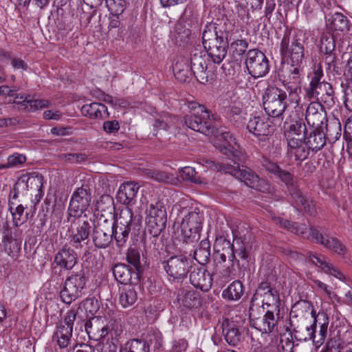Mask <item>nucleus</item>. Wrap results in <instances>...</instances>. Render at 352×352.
Returning a JSON list of instances; mask_svg holds the SVG:
<instances>
[{
  "instance_id": "338daca9",
  "label": "nucleus",
  "mask_w": 352,
  "mask_h": 352,
  "mask_svg": "<svg viewBox=\"0 0 352 352\" xmlns=\"http://www.w3.org/2000/svg\"><path fill=\"white\" fill-rule=\"evenodd\" d=\"M261 164L267 171L273 174L275 177L281 170L276 163L265 157L263 158Z\"/></svg>"
},
{
  "instance_id": "f8f14e48",
  "label": "nucleus",
  "mask_w": 352,
  "mask_h": 352,
  "mask_svg": "<svg viewBox=\"0 0 352 352\" xmlns=\"http://www.w3.org/2000/svg\"><path fill=\"white\" fill-rule=\"evenodd\" d=\"M189 60L193 76L201 84L208 82L212 72L208 70V56L204 52L195 50Z\"/></svg>"
},
{
  "instance_id": "8fccbe9b",
  "label": "nucleus",
  "mask_w": 352,
  "mask_h": 352,
  "mask_svg": "<svg viewBox=\"0 0 352 352\" xmlns=\"http://www.w3.org/2000/svg\"><path fill=\"white\" fill-rule=\"evenodd\" d=\"M129 352H149L148 343L144 340L134 339L128 342L125 346Z\"/></svg>"
},
{
  "instance_id": "c756f323",
  "label": "nucleus",
  "mask_w": 352,
  "mask_h": 352,
  "mask_svg": "<svg viewBox=\"0 0 352 352\" xmlns=\"http://www.w3.org/2000/svg\"><path fill=\"white\" fill-rule=\"evenodd\" d=\"M173 69L175 78L181 82H186L193 76L188 58H177Z\"/></svg>"
},
{
  "instance_id": "5701e85b",
  "label": "nucleus",
  "mask_w": 352,
  "mask_h": 352,
  "mask_svg": "<svg viewBox=\"0 0 352 352\" xmlns=\"http://www.w3.org/2000/svg\"><path fill=\"white\" fill-rule=\"evenodd\" d=\"M309 99H316L327 104L334 103V91L331 85L324 82L306 94Z\"/></svg>"
},
{
  "instance_id": "0e129e2a",
  "label": "nucleus",
  "mask_w": 352,
  "mask_h": 352,
  "mask_svg": "<svg viewBox=\"0 0 352 352\" xmlns=\"http://www.w3.org/2000/svg\"><path fill=\"white\" fill-rule=\"evenodd\" d=\"M173 118L166 114L160 116L155 120L154 127L157 129H166L172 125Z\"/></svg>"
},
{
  "instance_id": "09e8293b",
  "label": "nucleus",
  "mask_w": 352,
  "mask_h": 352,
  "mask_svg": "<svg viewBox=\"0 0 352 352\" xmlns=\"http://www.w3.org/2000/svg\"><path fill=\"white\" fill-rule=\"evenodd\" d=\"M26 109L30 111L47 108L50 105V100L47 99L26 100L23 99Z\"/></svg>"
},
{
  "instance_id": "a211bd4d",
  "label": "nucleus",
  "mask_w": 352,
  "mask_h": 352,
  "mask_svg": "<svg viewBox=\"0 0 352 352\" xmlns=\"http://www.w3.org/2000/svg\"><path fill=\"white\" fill-rule=\"evenodd\" d=\"M113 223L104 220L102 223H98L93 233V241L95 245L99 248H107L112 241Z\"/></svg>"
},
{
  "instance_id": "de8ad7c7",
  "label": "nucleus",
  "mask_w": 352,
  "mask_h": 352,
  "mask_svg": "<svg viewBox=\"0 0 352 352\" xmlns=\"http://www.w3.org/2000/svg\"><path fill=\"white\" fill-rule=\"evenodd\" d=\"M179 175L183 180L190 182L195 184H201V177L197 175L195 169L190 166H186L179 170Z\"/></svg>"
},
{
  "instance_id": "1a4fd4ad",
  "label": "nucleus",
  "mask_w": 352,
  "mask_h": 352,
  "mask_svg": "<svg viewBox=\"0 0 352 352\" xmlns=\"http://www.w3.org/2000/svg\"><path fill=\"white\" fill-rule=\"evenodd\" d=\"M166 211L161 201L152 203L147 208L146 224L148 232L153 236H158L165 228Z\"/></svg>"
},
{
  "instance_id": "473e14b6",
  "label": "nucleus",
  "mask_w": 352,
  "mask_h": 352,
  "mask_svg": "<svg viewBox=\"0 0 352 352\" xmlns=\"http://www.w3.org/2000/svg\"><path fill=\"white\" fill-rule=\"evenodd\" d=\"M138 296L132 285H123L119 289V302L123 308L132 306L137 300Z\"/></svg>"
},
{
  "instance_id": "680f3d73",
  "label": "nucleus",
  "mask_w": 352,
  "mask_h": 352,
  "mask_svg": "<svg viewBox=\"0 0 352 352\" xmlns=\"http://www.w3.org/2000/svg\"><path fill=\"white\" fill-rule=\"evenodd\" d=\"M232 245L230 241L226 239L223 236H219L214 241V252L229 251Z\"/></svg>"
},
{
  "instance_id": "4c0bfd02",
  "label": "nucleus",
  "mask_w": 352,
  "mask_h": 352,
  "mask_svg": "<svg viewBox=\"0 0 352 352\" xmlns=\"http://www.w3.org/2000/svg\"><path fill=\"white\" fill-rule=\"evenodd\" d=\"M210 245L208 241L202 240L194 252V258L201 265H205L210 261Z\"/></svg>"
},
{
  "instance_id": "4d7b16f0",
  "label": "nucleus",
  "mask_w": 352,
  "mask_h": 352,
  "mask_svg": "<svg viewBox=\"0 0 352 352\" xmlns=\"http://www.w3.org/2000/svg\"><path fill=\"white\" fill-rule=\"evenodd\" d=\"M251 188L264 193H272L274 190L273 186L268 181L259 177H258V181Z\"/></svg>"
},
{
  "instance_id": "aec40b11",
  "label": "nucleus",
  "mask_w": 352,
  "mask_h": 352,
  "mask_svg": "<svg viewBox=\"0 0 352 352\" xmlns=\"http://www.w3.org/2000/svg\"><path fill=\"white\" fill-rule=\"evenodd\" d=\"M278 316L275 312L266 311V313L262 318H252L250 315L251 326L261 333H269L274 331Z\"/></svg>"
},
{
  "instance_id": "c03bdc74",
  "label": "nucleus",
  "mask_w": 352,
  "mask_h": 352,
  "mask_svg": "<svg viewBox=\"0 0 352 352\" xmlns=\"http://www.w3.org/2000/svg\"><path fill=\"white\" fill-rule=\"evenodd\" d=\"M113 203V199L110 195H102L96 204V210L99 212L111 214L114 210Z\"/></svg>"
},
{
  "instance_id": "4be33fe9",
  "label": "nucleus",
  "mask_w": 352,
  "mask_h": 352,
  "mask_svg": "<svg viewBox=\"0 0 352 352\" xmlns=\"http://www.w3.org/2000/svg\"><path fill=\"white\" fill-rule=\"evenodd\" d=\"M287 140V155L295 161L302 162L309 155V149L305 139L289 138Z\"/></svg>"
},
{
  "instance_id": "7c9ffc66",
  "label": "nucleus",
  "mask_w": 352,
  "mask_h": 352,
  "mask_svg": "<svg viewBox=\"0 0 352 352\" xmlns=\"http://www.w3.org/2000/svg\"><path fill=\"white\" fill-rule=\"evenodd\" d=\"M309 259L312 263L321 268L325 273L331 274L339 280L344 278L342 273L331 264L327 263L324 256L310 252L309 254Z\"/></svg>"
},
{
  "instance_id": "58836bf2",
  "label": "nucleus",
  "mask_w": 352,
  "mask_h": 352,
  "mask_svg": "<svg viewBox=\"0 0 352 352\" xmlns=\"http://www.w3.org/2000/svg\"><path fill=\"white\" fill-rule=\"evenodd\" d=\"M113 273L116 280L123 285H129L132 278L131 270L125 264H117L114 266Z\"/></svg>"
},
{
  "instance_id": "79ce46f5",
  "label": "nucleus",
  "mask_w": 352,
  "mask_h": 352,
  "mask_svg": "<svg viewBox=\"0 0 352 352\" xmlns=\"http://www.w3.org/2000/svg\"><path fill=\"white\" fill-rule=\"evenodd\" d=\"M306 133L305 124L300 120H295L289 126L287 133V139H305Z\"/></svg>"
},
{
  "instance_id": "20e7f679",
  "label": "nucleus",
  "mask_w": 352,
  "mask_h": 352,
  "mask_svg": "<svg viewBox=\"0 0 352 352\" xmlns=\"http://www.w3.org/2000/svg\"><path fill=\"white\" fill-rule=\"evenodd\" d=\"M202 34L203 45L206 50L207 56L215 64H220L227 54L228 43L219 37L214 32V27L210 25Z\"/></svg>"
},
{
  "instance_id": "9d476101",
  "label": "nucleus",
  "mask_w": 352,
  "mask_h": 352,
  "mask_svg": "<svg viewBox=\"0 0 352 352\" xmlns=\"http://www.w3.org/2000/svg\"><path fill=\"white\" fill-rule=\"evenodd\" d=\"M245 64L248 74L254 78L263 77L270 71L267 56L257 49L250 50L246 53Z\"/></svg>"
},
{
  "instance_id": "393cba45",
  "label": "nucleus",
  "mask_w": 352,
  "mask_h": 352,
  "mask_svg": "<svg viewBox=\"0 0 352 352\" xmlns=\"http://www.w3.org/2000/svg\"><path fill=\"white\" fill-rule=\"evenodd\" d=\"M104 322L102 318L94 317L85 323V330L90 338L100 340L109 334V329Z\"/></svg>"
},
{
  "instance_id": "052dcab7",
  "label": "nucleus",
  "mask_w": 352,
  "mask_h": 352,
  "mask_svg": "<svg viewBox=\"0 0 352 352\" xmlns=\"http://www.w3.org/2000/svg\"><path fill=\"white\" fill-rule=\"evenodd\" d=\"M25 160L26 157L23 155L14 154L8 157V162L6 164H3V166H1V168H4V169H6L14 167L19 164H22L25 162Z\"/></svg>"
},
{
  "instance_id": "72a5a7b5",
  "label": "nucleus",
  "mask_w": 352,
  "mask_h": 352,
  "mask_svg": "<svg viewBox=\"0 0 352 352\" xmlns=\"http://www.w3.org/2000/svg\"><path fill=\"white\" fill-rule=\"evenodd\" d=\"M307 140L305 142L308 149L317 152L322 149L326 144V135L321 130V128H314Z\"/></svg>"
},
{
  "instance_id": "3c124183",
  "label": "nucleus",
  "mask_w": 352,
  "mask_h": 352,
  "mask_svg": "<svg viewBox=\"0 0 352 352\" xmlns=\"http://www.w3.org/2000/svg\"><path fill=\"white\" fill-rule=\"evenodd\" d=\"M107 7L111 14L118 16L125 9L124 0H105Z\"/></svg>"
},
{
  "instance_id": "37998d69",
  "label": "nucleus",
  "mask_w": 352,
  "mask_h": 352,
  "mask_svg": "<svg viewBox=\"0 0 352 352\" xmlns=\"http://www.w3.org/2000/svg\"><path fill=\"white\" fill-rule=\"evenodd\" d=\"M130 230V227H124L113 223V236L118 246L122 247L126 243Z\"/></svg>"
},
{
  "instance_id": "13d9d810",
  "label": "nucleus",
  "mask_w": 352,
  "mask_h": 352,
  "mask_svg": "<svg viewBox=\"0 0 352 352\" xmlns=\"http://www.w3.org/2000/svg\"><path fill=\"white\" fill-rule=\"evenodd\" d=\"M327 135L332 140H338L341 135V126L339 122H333L326 126Z\"/></svg>"
},
{
  "instance_id": "6ab92c4d",
  "label": "nucleus",
  "mask_w": 352,
  "mask_h": 352,
  "mask_svg": "<svg viewBox=\"0 0 352 352\" xmlns=\"http://www.w3.org/2000/svg\"><path fill=\"white\" fill-rule=\"evenodd\" d=\"M3 231L2 241L4 245V250L9 256L14 258H16L21 250V242L12 237V231L8 226L6 220L1 219Z\"/></svg>"
},
{
  "instance_id": "cd10ccee",
  "label": "nucleus",
  "mask_w": 352,
  "mask_h": 352,
  "mask_svg": "<svg viewBox=\"0 0 352 352\" xmlns=\"http://www.w3.org/2000/svg\"><path fill=\"white\" fill-rule=\"evenodd\" d=\"M303 67L288 65L283 74V83L291 91L297 89L300 83Z\"/></svg>"
},
{
  "instance_id": "f257e3e1",
  "label": "nucleus",
  "mask_w": 352,
  "mask_h": 352,
  "mask_svg": "<svg viewBox=\"0 0 352 352\" xmlns=\"http://www.w3.org/2000/svg\"><path fill=\"white\" fill-rule=\"evenodd\" d=\"M188 108L190 114L184 118L186 126L206 136L217 137L219 141H222L221 144H215L214 146L226 155L231 162H233V164L222 162V169L251 188L258 181V176L250 168L239 166V162H243L245 157L239 150V146L232 135L230 132H221L217 135V126L212 124V122L217 120V116L210 112L204 105L195 101L189 102Z\"/></svg>"
},
{
  "instance_id": "7ed1b4c3",
  "label": "nucleus",
  "mask_w": 352,
  "mask_h": 352,
  "mask_svg": "<svg viewBox=\"0 0 352 352\" xmlns=\"http://www.w3.org/2000/svg\"><path fill=\"white\" fill-rule=\"evenodd\" d=\"M181 212L184 213L180 223L182 239L184 243H192L199 238L204 220L203 214L197 208L183 209Z\"/></svg>"
},
{
  "instance_id": "ea45409f",
  "label": "nucleus",
  "mask_w": 352,
  "mask_h": 352,
  "mask_svg": "<svg viewBox=\"0 0 352 352\" xmlns=\"http://www.w3.org/2000/svg\"><path fill=\"white\" fill-rule=\"evenodd\" d=\"M107 111L105 105L98 103L92 102L84 104L81 108L82 115L88 116L91 118H98L102 116V113Z\"/></svg>"
},
{
  "instance_id": "f3484780",
  "label": "nucleus",
  "mask_w": 352,
  "mask_h": 352,
  "mask_svg": "<svg viewBox=\"0 0 352 352\" xmlns=\"http://www.w3.org/2000/svg\"><path fill=\"white\" fill-rule=\"evenodd\" d=\"M78 255L71 248L64 245L54 255L52 265L61 270H72L78 263Z\"/></svg>"
},
{
  "instance_id": "a18cd8bd",
  "label": "nucleus",
  "mask_w": 352,
  "mask_h": 352,
  "mask_svg": "<svg viewBox=\"0 0 352 352\" xmlns=\"http://www.w3.org/2000/svg\"><path fill=\"white\" fill-rule=\"evenodd\" d=\"M331 25L335 30L341 32L346 31L349 28V20L345 16L339 12L333 14Z\"/></svg>"
},
{
  "instance_id": "a19ab883",
  "label": "nucleus",
  "mask_w": 352,
  "mask_h": 352,
  "mask_svg": "<svg viewBox=\"0 0 352 352\" xmlns=\"http://www.w3.org/2000/svg\"><path fill=\"white\" fill-rule=\"evenodd\" d=\"M307 77L309 79V86L306 88V94L320 85V84L324 82V81H321L323 77V71L321 65L320 63L314 64L311 72H309Z\"/></svg>"
},
{
  "instance_id": "2eb2a0df",
  "label": "nucleus",
  "mask_w": 352,
  "mask_h": 352,
  "mask_svg": "<svg viewBox=\"0 0 352 352\" xmlns=\"http://www.w3.org/2000/svg\"><path fill=\"white\" fill-rule=\"evenodd\" d=\"M311 315L314 318L313 324L310 326L306 327L305 330L307 331V335L304 337H299L298 339L304 340H314L316 337L317 323H318L320 325V330L318 331V336L320 337V339L317 340V342H322L327 334V326L329 324L328 317L323 312L318 313L316 315V313L314 311H311Z\"/></svg>"
},
{
  "instance_id": "c85d7f7f",
  "label": "nucleus",
  "mask_w": 352,
  "mask_h": 352,
  "mask_svg": "<svg viewBox=\"0 0 352 352\" xmlns=\"http://www.w3.org/2000/svg\"><path fill=\"white\" fill-rule=\"evenodd\" d=\"M72 331L68 327L63 326H58L55 334L54 339L56 340L58 347L55 349V352H71V346H69ZM48 352H50V351Z\"/></svg>"
},
{
  "instance_id": "6e6d98bb",
  "label": "nucleus",
  "mask_w": 352,
  "mask_h": 352,
  "mask_svg": "<svg viewBox=\"0 0 352 352\" xmlns=\"http://www.w3.org/2000/svg\"><path fill=\"white\" fill-rule=\"evenodd\" d=\"M248 43L245 40L237 39L230 44V50L232 52L234 56H241L247 50Z\"/></svg>"
},
{
  "instance_id": "39448f33",
  "label": "nucleus",
  "mask_w": 352,
  "mask_h": 352,
  "mask_svg": "<svg viewBox=\"0 0 352 352\" xmlns=\"http://www.w3.org/2000/svg\"><path fill=\"white\" fill-rule=\"evenodd\" d=\"M263 107L268 116L281 118L287 107L286 92L276 87L268 88L263 96Z\"/></svg>"
},
{
  "instance_id": "bb28decb",
  "label": "nucleus",
  "mask_w": 352,
  "mask_h": 352,
  "mask_svg": "<svg viewBox=\"0 0 352 352\" xmlns=\"http://www.w3.org/2000/svg\"><path fill=\"white\" fill-rule=\"evenodd\" d=\"M289 194L296 208L304 210L310 215H314L316 213L315 206L312 201L305 196L297 187L290 188Z\"/></svg>"
},
{
  "instance_id": "e2e57ef3",
  "label": "nucleus",
  "mask_w": 352,
  "mask_h": 352,
  "mask_svg": "<svg viewBox=\"0 0 352 352\" xmlns=\"http://www.w3.org/2000/svg\"><path fill=\"white\" fill-rule=\"evenodd\" d=\"M276 177L287 186L289 191L292 187H296L294 186L293 175L289 172L281 169Z\"/></svg>"
},
{
  "instance_id": "a878e982",
  "label": "nucleus",
  "mask_w": 352,
  "mask_h": 352,
  "mask_svg": "<svg viewBox=\"0 0 352 352\" xmlns=\"http://www.w3.org/2000/svg\"><path fill=\"white\" fill-rule=\"evenodd\" d=\"M139 186L134 182H128L122 184L117 193V199L124 205L133 204L135 202Z\"/></svg>"
},
{
  "instance_id": "e433bc0d",
  "label": "nucleus",
  "mask_w": 352,
  "mask_h": 352,
  "mask_svg": "<svg viewBox=\"0 0 352 352\" xmlns=\"http://www.w3.org/2000/svg\"><path fill=\"white\" fill-rule=\"evenodd\" d=\"M243 294V285L239 280H234L230 283L222 292L223 298L236 301L239 300Z\"/></svg>"
},
{
  "instance_id": "f704fd0d",
  "label": "nucleus",
  "mask_w": 352,
  "mask_h": 352,
  "mask_svg": "<svg viewBox=\"0 0 352 352\" xmlns=\"http://www.w3.org/2000/svg\"><path fill=\"white\" fill-rule=\"evenodd\" d=\"M263 307L267 309V311L275 312L276 316L280 313V298L278 292L276 290H268L263 296Z\"/></svg>"
},
{
  "instance_id": "5fc2aeb1",
  "label": "nucleus",
  "mask_w": 352,
  "mask_h": 352,
  "mask_svg": "<svg viewBox=\"0 0 352 352\" xmlns=\"http://www.w3.org/2000/svg\"><path fill=\"white\" fill-rule=\"evenodd\" d=\"M223 331H226L225 339L229 344L234 346L239 342L240 334L234 325L229 327L226 329H224Z\"/></svg>"
},
{
  "instance_id": "49530a36",
  "label": "nucleus",
  "mask_w": 352,
  "mask_h": 352,
  "mask_svg": "<svg viewBox=\"0 0 352 352\" xmlns=\"http://www.w3.org/2000/svg\"><path fill=\"white\" fill-rule=\"evenodd\" d=\"M126 260L129 264L133 265L137 271V274L143 270L140 261V252L135 248H130L126 254Z\"/></svg>"
},
{
  "instance_id": "6e6552de",
  "label": "nucleus",
  "mask_w": 352,
  "mask_h": 352,
  "mask_svg": "<svg viewBox=\"0 0 352 352\" xmlns=\"http://www.w3.org/2000/svg\"><path fill=\"white\" fill-rule=\"evenodd\" d=\"M280 51L281 55L286 59L288 65L303 67L304 46L296 39H293L290 44L289 34L287 32L285 33L281 40Z\"/></svg>"
},
{
  "instance_id": "b1692460",
  "label": "nucleus",
  "mask_w": 352,
  "mask_h": 352,
  "mask_svg": "<svg viewBox=\"0 0 352 352\" xmlns=\"http://www.w3.org/2000/svg\"><path fill=\"white\" fill-rule=\"evenodd\" d=\"M325 116L323 113V107L320 102H311L307 108L305 120L312 128H321Z\"/></svg>"
},
{
  "instance_id": "864d4df0",
  "label": "nucleus",
  "mask_w": 352,
  "mask_h": 352,
  "mask_svg": "<svg viewBox=\"0 0 352 352\" xmlns=\"http://www.w3.org/2000/svg\"><path fill=\"white\" fill-rule=\"evenodd\" d=\"M10 211L13 218V222L16 227L21 225L23 221H25V218L23 217L24 207L19 204L16 208L10 207Z\"/></svg>"
},
{
  "instance_id": "774afa93",
  "label": "nucleus",
  "mask_w": 352,
  "mask_h": 352,
  "mask_svg": "<svg viewBox=\"0 0 352 352\" xmlns=\"http://www.w3.org/2000/svg\"><path fill=\"white\" fill-rule=\"evenodd\" d=\"M344 104L347 109L352 111V82L349 83L344 89Z\"/></svg>"
},
{
  "instance_id": "ddd939ff",
  "label": "nucleus",
  "mask_w": 352,
  "mask_h": 352,
  "mask_svg": "<svg viewBox=\"0 0 352 352\" xmlns=\"http://www.w3.org/2000/svg\"><path fill=\"white\" fill-rule=\"evenodd\" d=\"M43 177L41 175L36 173H25L16 181L14 191L16 193H23L29 190H34L37 192L36 197L41 198L43 195Z\"/></svg>"
},
{
  "instance_id": "dca6fc26",
  "label": "nucleus",
  "mask_w": 352,
  "mask_h": 352,
  "mask_svg": "<svg viewBox=\"0 0 352 352\" xmlns=\"http://www.w3.org/2000/svg\"><path fill=\"white\" fill-rule=\"evenodd\" d=\"M248 131L256 137L267 136L274 133L275 126L271 118L267 116H254L251 118L247 125Z\"/></svg>"
},
{
  "instance_id": "2f4dec72",
  "label": "nucleus",
  "mask_w": 352,
  "mask_h": 352,
  "mask_svg": "<svg viewBox=\"0 0 352 352\" xmlns=\"http://www.w3.org/2000/svg\"><path fill=\"white\" fill-rule=\"evenodd\" d=\"M76 228L72 230L70 239V242L76 248L88 238L91 229L90 223L86 221L78 220Z\"/></svg>"
},
{
  "instance_id": "412c9836",
  "label": "nucleus",
  "mask_w": 352,
  "mask_h": 352,
  "mask_svg": "<svg viewBox=\"0 0 352 352\" xmlns=\"http://www.w3.org/2000/svg\"><path fill=\"white\" fill-rule=\"evenodd\" d=\"M190 281L195 287L208 292L212 287L213 279L208 270L203 267H197L190 272Z\"/></svg>"
},
{
  "instance_id": "4468645a",
  "label": "nucleus",
  "mask_w": 352,
  "mask_h": 352,
  "mask_svg": "<svg viewBox=\"0 0 352 352\" xmlns=\"http://www.w3.org/2000/svg\"><path fill=\"white\" fill-rule=\"evenodd\" d=\"M190 267L189 260L182 255L171 256L164 265L168 275L177 282L182 281L186 277Z\"/></svg>"
},
{
  "instance_id": "c9c22d12",
  "label": "nucleus",
  "mask_w": 352,
  "mask_h": 352,
  "mask_svg": "<svg viewBox=\"0 0 352 352\" xmlns=\"http://www.w3.org/2000/svg\"><path fill=\"white\" fill-rule=\"evenodd\" d=\"M336 47L334 37L331 34L323 35L320 38V51L329 56L326 58L328 65L331 66L335 63L336 56L332 54Z\"/></svg>"
},
{
  "instance_id": "f03ea898",
  "label": "nucleus",
  "mask_w": 352,
  "mask_h": 352,
  "mask_svg": "<svg viewBox=\"0 0 352 352\" xmlns=\"http://www.w3.org/2000/svg\"><path fill=\"white\" fill-rule=\"evenodd\" d=\"M272 220L280 228H285L291 232L301 235L305 238L320 243L327 249L334 252L339 255H344L346 252L345 246L337 238L330 236L322 229L311 227L309 229L305 224L291 223L284 220L280 217L272 216Z\"/></svg>"
},
{
  "instance_id": "bf43d9fd",
  "label": "nucleus",
  "mask_w": 352,
  "mask_h": 352,
  "mask_svg": "<svg viewBox=\"0 0 352 352\" xmlns=\"http://www.w3.org/2000/svg\"><path fill=\"white\" fill-rule=\"evenodd\" d=\"M151 178L159 182L172 183L175 177L173 175L164 171L156 170L151 173Z\"/></svg>"
},
{
  "instance_id": "9b49d317",
  "label": "nucleus",
  "mask_w": 352,
  "mask_h": 352,
  "mask_svg": "<svg viewBox=\"0 0 352 352\" xmlns=\"http://www.w3.org/2000/svg\"><path fill=\"white\" fill-rule=\"evenodd\" d=\"M177 300L181 307L190 311L194 316H201L205 311L203 299L195 290H181Z\"/></svg>"
},
{
  "instance_id": "603ef678",
  "label": "nucleus",
  "mask_w": 352,
  "mask_h": 352,
  "mask_svg": "<svg viewBox=\"0 0 352 352\" xmlns=\"http://www.w3.org/2000/svg\"><path fill=\"white\" fill-rule=\"evenodd\" d=\"M133 220V212L132 210L129 208H125L122 209L120 212L118 218L116 219L115 222H113L116 225H119L124 227H130Z\"/></svg>"
},
{
  "instance_id": "423d86ee",
  "label": "nucleus",
  "mask_w": 352,
  "mask_h": 352,
  "mask_svg": "<svg viewBox=\"0 0 352 352\" xmlns=\"http://www.w3.org/2000/svg\"><path fill=\"white\" fill-rule=\"evenodd\" d=\"M87 280L82 271L72 272L67 276L60 294L63 302L69 305L80 297L85 289Z\"/></svg>"
},
{
  "instance_id": "0eeeda50",
  "label": "nucleus",
  "mask_w": 352,
  "mask_h": 352,
  "mask_svg": "<svg viewBox=\"0 0 352 352\" xmlns=\"http://www.w3.org/2000/svg\"><path fill=\"white\" fill-rule=\"evenodd\" d=\"M91 201V189L87 184H82L73 192L68 208V221L72 217H80L82 214L86 216Z\"/></svg>"
},
{
  "instance_id": "69168bd1",
  "label": "nucleus",
  "mask_w": 352,
  "mask_h": 352,
  "mask_svg": "<svg viewBox=\"0 0 352 352\" xmlns=\"http://www.w3.org/2000/svg\"><path fill=\"white\" fill-rule=\"evenodd\" d=\"M314 284L316 289L322 294L326 295L329 299L336 297V294L331 291L329 286L319 280H314Z\"/></svg>"
}]
</instances>
